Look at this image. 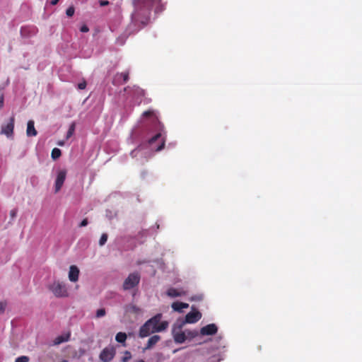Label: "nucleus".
<instances>
[{
  "label": "nucleus",
  "mask_w": 362,
  "mask_h": 362,
  "mask_svg": "<svg viewBox=\"0 0 362 362\" xmlns=\"http://www.w3.org/2000/svg\"><path fill=\"white\" fill-rule=\"evenodd\" d=\"M150 123L153 126L152 135L148 139L147 143H144L136 148L132 151L131 156L134 157H141L146 159L150 158L156 151H160L163 149L166 140V132L164 126L158 118L156 112L154 110H148L143 112L139 123Z\"/></svg>",
  "instance_id": "nucleus-1"
},
{
  "label": "nucleus",
  "mask_w": 362,
  "mask_h": 362,
  "mask_svg": "<svg viewBox=\"0 0 362 362\" xmlns=\"http://www.w3.org/2000/svg\"><path fill=\"white\" fill-rule=\"evenodd\" d=\"M133 6L131 22L126 30L128 35L137 33L150 23L153 8L156 14L161 13L165 9V4L161 0H134Z\"/></svg>",
  "instance_id": "nucleus-2"
},
{
  "label": "nucleus",
  "mask_w": 362,
  "mask_h": 362,
  "mask_svg": "<svg viewBox=\"0 0 362 362\" xmlns=\"http://www.w3.org/2000/svg\"><path fill=\"white\" fill-rule=\"evenodd\" d=\"M162 316L161 313H158L146 321L139 328L138 333L139 337L144 339L149 337L152 334L162 332L166 330L169 323L165 320L162 321Z\"/></svg>",
  "instance_id": "nucleus-3"
},
{
  "label": "nucleus",
  "mask_w": 362,
  "mask_h": 362,
  "mask_svg": "<svg viewBox=\"0 0 362 362\" xmlns=\"http://www.w3.org/2000/svg\"><path fill=\"white\" fill-rule=\"evenodd\" d=\"M183 323L177 321L172 329L173 339L176 344H183L187 340H192L198 336L197 330L183 329Z\"/></svg>",
  "instance_id": "nucleus-4"
},
{
  "label": "nucleus",
  "mask_w": 362,
  "mask_h": 362,
  "mask_svg": "<svg viewBox=\"0 0 362 362\" xmlns=\"http://www.w3.org/2000/svg\"><path fill=\"white\" fill-rule=\"evenodd\" d=\"M124 92L127 99L134 104H139L144 95V90L137 86L127 87Z\"/></svg>",
  "instance_id": "nucleus-5"
},
{
  "label": "nucleus",
  "mask_w": 362,
  "mask_h": 362,
  "mask_svg": "<svg viewBox=\"0 0 362 362\" xmlns=\"http://www.w3.org/2000/svg\"><path fill=\"white\" fill-rule=\"evenodd\" d=\"M49 289L57 298H64L69 295L66 284L60 281H53L49 284Z\"/></svg>",
  "instance_id": "nucleus-6"
},
{
  "label": "nucleus",
  "mask_w": 362,
  "mask_h": 362,
  "mask_svg": "<svg viewBox=\"0 0 362 362\" xmlns=\"http://www.w3.org/2000/svg\"><path fill=\"white\" fill-rule=\"evenodd\" d=\"M202 313L197 310L194 306H192V311L186 315L185 319L177 321L180 323H183L184 325L187 323L194 324L197 322L202 318Z\"/></svg>",
  "instance_id": "nucleus-7"
},
{
  "label": "nucleus",
  "mask_w": 362,
  "mask_h": 362,
  "mask_svg": "<svg viewBox=\"0 0 362 362\" xmlns=\"http://www.w3.org/2000/svg\"><path fill=\"white\" fill-rule=\"evenodd\" d=\"M140 281V275L137 272L130 274L128 277L124 280L123 284V288L124 290H129L136 286Z\"/></svg>",
  "instance_id": "nucleus-8"
},
{
  "label": "nucleus",
  "mask_w": 362,
  "mask_h": 362,
  "mask_svg": "<svg viewBox=\"0 0 362 362\" xmlns=\"http://www.w3.org/2000/svg\"><path fill=\"white\" fill-rule=\"evenodd\" d=\"M165 294L170 298H176L187 296V291L182 287L170 286L166 289Z\"/></svg>",
  "instance_id": "nucleus-9"
},
{
  "label": "nucleus",
  "mask_w": 362,
  "mask_h": 362,
  "mask_svg": "<svg viewBox=\"0 0 362 362\" xmlns=\"http://www.w3.org/2000/svg\"><path fill=\"white\" fill-rule=\"evenodd\" d=\"M115 355V349L112 346H107L100 352L99 358L103 362H110Z\"/></svg>",
  "instance_id": "nucleus-10"
},
{
  "label": "nucleus",
  "mask_w": 362,
  "mask_h": 362,
  "mask_svg": "<svg viewBox=\"0 0 362 362\" xmlns=\"http://www.w3.org/2000/svg\"><path fill=\"white\" fill-rule=\"evenodd\" d=\"M218 327L215 323H211L202 327L200 329L199 334L201 336H214L218 332Z\"/></svg>",
  "instance_id": "nucleus-11"
},
{
  "label": "nucleus",
  "mask_w": 362,
  "mask_h": 362,
  "mask_svg": "<svg viewBox=\"0 0 362 362\" xmlns=\"http://www.w3.org/2000/svg\"><path fill=\"white\" fill-rule=\"evenodd\" d=\"M214 345H213V350L214 351H226L227 349V343L223 339V335H218L216 336L214 340Z\"/></svg>",
  "instance_id": "nucleus-12"
},
{
  "label": "nucleus",
  "mask_w": 362,
  "mask_h": 362,
  "mask_svg": "<svg viewBox=\"0 0 362 362\" xmlns=\"http://www.w3.org/2000/svg\"><path fill=\"white\" fill-rule=\"evenodd\" d=\"M14 117H11L6 124H4L1 126V133L5 134L7 137H11L13 133L14 129Z\"/></svg>",
  "instance_id": "nucleus-13"
},
{
  "label": "nucleus",
  "mask_w": 362,
  "mask_h": 362,
  "mask_svg": "<svg viewBox=\"0 0 362 362\" xmlns=\"http://www.w3.org/2000/svg\"><path fill=\"white\" fill-rule=\"evenodd\" d=\"M66 176V172L65 170H60L57 175L55 184H54V191L55 192H58L62 187L63 186V184L65 181Z\"/></svg>",
  "instance_id": "nucleus-14"
},
{
  "label": "nucleus",
  "mask_w": 362,
  "mask_h": 362,
  "mask_svg": "<svg viewBox=\"0 0 362 362\" xmlns=\"http://www.w3.org/2000/svg\"><path fill=\"white\" fill-rule=\"evenodd\" d=\"M189 307V305L188 303L180 301L173 302L171 305L173 310L179 313H182L184 312V309H187Z\"/></svg>",
  "instance_id": "nucleus-15"
},
{
  "label": "nucleus",
  "mask_w": 362,
  "mask_h": 362,
  "mask_svg": "<svg viewBox=\"0 0 362 362\" xmlns=\"http://www.w3.org/2000/svg\"><path fill=\"white\" fill-rule=\"evenodd\" d=\"M79 269L75 265H71L69 271V279L71 282H76L78 280Z\"/></svg>",
  "instance_id": "nucleus-16"
},
{
  "label": "nucleus",
  "mask_w": 362,
  "mask_h": 362,
  "mask_svg": "<svg viewBox=\"0 0 362 362\" xmlns=\"http://www.w3.org/2000/svg\"><path fill=\"white\" fill-rule=\"evenodd\" d=\"M160 337L159 335L156 334V335L151 336L148 339L145 347L144 348V351L151 349L153 346H155L160 341Z\"/></svg>",
  "instance_id": "nucleus-17"
},
{
  "label": "nucleus",
  "mask_w": 362,
  "mask_h": 362,
  "mask_svg": "<svg viewBox=\"0 0 362 362\" xmlns=\"http://www.w3.org/2000/svg\"><path fill=\"white\" fill-rule=\"evenodd\" d=\"M34 121L29 120L27 124L26 135L28 136H35L37 134V132L34 126Z\"/></svg>",
  "instance_id": "nucleus-18"
},
{
  "label": "nucleus",
  "mask_w": 362,
  "mask_h": 362,
  "mask_svg": "<svg viewBox=\"0 0 362 362\" xmlns=\"http://www.w3.org/2000/svg\"><path fill=\"white\" fill-rule=\"evenodd\" d=\"M70 333L69 332H67V333H64L60 336H58L57 337H56L54 340V345H58V344H60L63 342H66V341H68L69 340V338H70Z\"/></svg>",
  "instance_id": "nucleus-19"
},
{
  "label": "nucleus",
  "mask_w": 362,
  "mask_h": 362,
  "mask_svg": "<svg viewBox=\"0 0 362 362\" xmlns=\"http://www.w3.org/2000/svg\"><path fill=\"white\" fill-rule=\"evenodd\" d=\"M126 311L130 313L140 314L141 313V309L135 305L130 304L127 306Z\"/></svg>",
  "instance_id": "nucleus-20"
},
{
  "label": "nucleus",
  "mask_w": 362,
  "mask_h": 362,
  "mask_svg": "<svg viewBox=\"0 0 362 362\" xmlns=\"http://www.w3.org/2000/svg\"><path fill=\"white\" fill-rule=\"evenodd\" d=\"M127 339V334L124 332H118L115 336V340L121 344H124Z\"/></svg>",
  "instance_id": "nucleus-21"
},
{
  "label": "nucleus",
  "mask_w": 362,
  "mask_h": 362,
  "mask_svg": "<svg viewBox=\"0 0 362 362\" xmlns=\"http://www.w3.org/2000/svg\"><path fill=\"white\" fill-rule=\"evenodd\" d=\"M129 78V74L127 72H123L116 76V80L122 81V83H126Z\"/></svg>",
  "instance_id": "nucleus-22"
},
{
  "label": "nucleus",
  "mask_w": 362,
  "mask_h": 362,
  "mask_svg": "<svg viewBox=\"0 0 362 362\" xmlns=\"http://www.w3.org/2000/svg\"><path fill=\"white\" fill-rule=\"evenodd\" d=\"M61 153H62L61 150L59 148H54L52 151V153H51L52 158L53 160H56V159L59 158L61 156Z\"/></svg>",
  "instance_id": "nucleus-23"
},
{
  "label": "nucleus",
  "mask_w": 362,
  "mask_h": 362,
  "mask_svg": "<svg viewBox=\"0 0 362 362\" xmlns=\"http://www.w3.org/2000/svg\"><path fill=\"white\" fill-rule=\"evenodd\" d=\"M75 132V123H72L67 131L66 139H69L70 137H71Z\"/></svg>",
  "instance_id": "nucleus-24"
},
{
  "label": "nucleus",
  "mask_w": 362,
  "mask_h": 362,
  "mask_svg": "<svg viewBox=\"0 0 362 362\" xmlns=\"http://www.w3.org/2000/svg\"><path fill=\"white\" fill-rule=\"evenodd\" d=\"M204 298V295L203 293H197L193 295L190 297L189 300L191 301H202Z\"/></svg>",
  "instance_id": "nucleus-25"
},
{
  "label": "nucleus",
  "mask_w": 362,
  "mask_h": 362,
  "mask_svg": "<svg viewBox=\"0 0 362 362\" xmlns=\"http://www.w3.org/2000/svg\"><path fill=\"white\" fill-rule=\"evenodd\" d=\"M132 358V354L129 351H126L124 352V356L122 358V362H128Z\"/></svg>",
  "instance_id": "nucleus-26"
},
{
  "label": "nucleus",
  "mask_w": 362,
  "mask_h": 362,
  "mask_svg": "<svg viewBox=\"0 0 362 362\" xmlns=\"http://www.w3.org/2000/svg\"><path fill=\"white\" fill-rule=\"evenodd\" d=\"M107 240V235L106 233H103L99 240V245L100 246L104 245Z\"/></svg>",
  "instance_id": "nucleus-27"
},
{
  "label": "nucleus",
  "mask_w": 362,
  "mask_h": 362,
  "mask_svg": "<svg viewBox=\"0 0 362 362\" xmlns=\"http://www.w3.org/2000/svg\"><path fill=\"white\" fill-rule=\"evenodd\" d=\"M30 358L26 356H21L16 358L15 362H29Z\"/></svg>",
  "instance_id": "nucleus-28"
},
{
  "label": "nucleus",
  "mask_w": 362,
  "mask_h": 362,
  "mask_svg": "<svg viewBox=\"0 0 362 362\" xmlns=\"http://www.w3.org/2000/svg\"><path fill=\"white\" fill-rule=\"evenodd\" d=\"M105 314H106V311L104 308L98 309L96 311V317H98V318L102 317L105 316Z\"/></svg>",
  "instance_id": "nucleus-29"
},
{
  "label": "nucleus",
  "mask_w": 362,
  "mask_h": 362,
  "mask_svg": "<svg viewBox=\"0 0 362 362\" xmlns=\"http://www.w3.org/2000/svg\"><path fill=\"white\" fill-rule=\"evenodd\" d=\"M66 14L69 17H71L74 14V8L70 6L66 9Z\"/></svg>",
  "instance_id": "nucleus-30"
},
{
  "label": "nucleus",
  "mask_w": 362,
  "mask_h": 362,
  "mask_svg": "<svg viewBox=\"0 0 362 362\" xmlns=\"http://www.w3.org/2000/svg\"><path fill=\"white\" fill-rule=\"evenodd\" d=\"M6 302H0V315L3 314L6 310Z\"/></svg>",
  "instance_id": "nucleus-31"
},
{
  "label": "nucleus",
  "mask_w": 362,
  "mask_h": 362,
  "mask_svg": "<svg viewBox=\"0 0 362 362\" xmlns=\"http://www.w3.org/2000/svg\"><path fill=\"white\" fill-rule=\"evenodd\" d=\"M86 82L85 81H83L78 84V88L80 90H83L86 88Z\"/></svg>",
  "instance_id": "nucleus-32"
},
{
  "label": "nucleus",
  "mask_w": 362,
  "mask_h": 362,
  "mask_svg": "<svg viewBox=\"0 0 362 362\" xmlns=\"http://www.w3.org/2000/svg\"><path fill=\"white\" fill-rule=\"evenodd\" d=\"M17 215V210L16 209H12L10 211V216L12 219H14L16 217Z\"/></svg>",
  "instance_id": "nucleus-33"
},
{
  "label": "nucleus",
  "mask_w": 362,
  "mask_h": 362,
  "mask_svg": "<svg viewBox=\"0 0 362 362\" xmlns=\"http://www.w3.org/2000/svg\"><path fill=\"white\" fill-rule=\"evenodd\" d=\"M80 30H81V32H82V33H87V32H88L89 28H88V26H87L86 25H83L80 28Z\"/></svg>",
  "instance_id": "nucleus-34"
},
{
  "label": "nucleus",
  "mask_w": 362,
  "mask_h": 362,
  "mask_svg": "<svg viewBox=\"0 0 362 362\" xmlns=\"http://www.w3.org/2000/svg\"><path fill=\"white\" fill-rule=\"evenodd\" d=\"M88 220H87L86 218H85V219H83V220L81 222V223H80L79 226H80V227H84V226H86L88 225Z\"/></svg>",
  "instance_id": "nucleus-35"
},
{
  "label": "nucleus",
  "mask_w": 362,
  "mask_h": 362,
  "mask_svg": "<svg viewBox=\"0 0 362 362\" xmlns=\"http://www.w3.org/2000/svg\"><path fill=\"white\" fill-rule=\"evenodd\" d=\"M109 4H110V2L108 1H106V0H103V1H100V5L101 6H107Z\"/></svg>",
  "instance_id": "nucleus-36"
},
{
  "label": "nucleus",
  "mask_w": 362,
  "mask_h": 362,
  "mask_svg": "<svg viewBox=\"0 0 362 362\" xmlns=\"http://www.w3.org/2000/svg\"><path fill=\"white\" fill-rule=\"evenodd\" d=\"M4 106V96L0 95V109H1Z\"/></svg>",
  "instance_id": "nucleus-37"
},
{
  "label": "nucleus",
  "mask_w": 362,
  "mask_h": 362,
  "mask_svg": "<svg viewBox=\"0 0 362 362\" xmlns=\"http://www.w3.org/2000/svg\"><path fill=\"white\" fill-rule=\"evenodd\" d=\"M59 0H51L50 4L52 5H56Z\"/></svg>",
  "instance_id": "nucleus-38"
},
{
  "label": "nucleus",
  "mask_w": 362,
  "mask_h": 362,
  "mask_svg": "<svg viewBox=\"0 0 362 362\" xmlns=\"http://www.w3.org/2000/svg\"><path fill=\"white\" fill-rule=\"evenodd\" d=\"M64 141H59V142L58 143V145H59V146H63V145H64Z\"/></svg>",
  "instance_id": "nucleus-39"
},
{
  "label": "nucleus",
  "mask_w": 362,
  "mask_h": 362,
  "mask_svg": "<svg viewBox=\"0 0 362 362\" xmlns=\"http://www.w3.org/2000/svg\"><path fill=\"white\" fill-rule=\"evenodd\" d=\"M159 226H159V224H158V223H156V229H158V228H159Z\"/></svg>",
  "instance_id": "nucleus-40"
}]
</instances>
